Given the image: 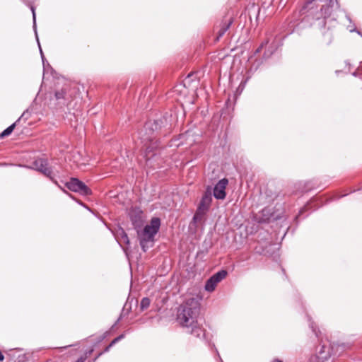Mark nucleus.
Here are the masks:
<instances>
[{
	"instance_id": "1",
	"label": "nucleus",
	"mask_w": 362,
	"mask_h": 362,
	"mask_svg": "<svg viewBox=\"0 0 362 362\" xmlns=\"http://www.w3.org/2000/svg\"><path fill=\"white\" fill-rule=\"evenodd\" d=\"M200 303L197 298H189L181 304L177 313V321L187 332L197 338L204 337V329L198 322Z\"/></svg>"
},
{
	"instance_id": "2",
	"label": "nucleus",
	"mask_w": 362,
	"mask_h": 362,
	"mask_svg": "<svg viewBox=\"0 0 362 362\" xmlns=\"http://www.w3.org/2000/svg\"><path fill=\"white\" fill-rule=\"evenodd\" d=\"M160 226V219L153 218L149 225H146L142 230L137 232L140 245L144 252L153 246L154 236L158 233Z\"/></svg>"
},
{
	"instance_id": "3",
	"label": "nucleus",
	"mask_w": 362,
	"mask_h": 362,
	"mask_svg": "<svg viewBox=\"0 0 362 362\" xmlns=\"http://www.w3.org/2000/svg\"><path fill=\"white\" fill-rule=\"evenodd\" d=\"M334 346L329 344H322L315 355L310 358V362H329Z\"/></svg>"
},
{
	"instance_id": "4",
	"label": "nucleus",
	"mask_w": 362,
	"mask_h": 362,
	"mask_svg": "<svg viewBox=\"0 0 362 362\" xmlns=\"http://www.w3.org/2000/svg\"><path fill=\"white\" fill-rule=\"evenodd\" d=\"M66 186L69 189L83 195H87L90 193V189L77 178H71L69 182H66Z\"/></svg>"
},
{
	"instance_id": "5",
	"label": "nucleus",
	"mask_w": 362,
	"mask_h": 362,
	"mask_svg": "<svg viewBox=\"0 0 362 362\" xmlns=\"http://www.w3.org/2000/svg\"><path fill=\"white\" fill-rule=\"evenodd\" d=\"M34 168L43 173L47 177L52 179V171L48 165V162L46 159L39 158L33 163Z\"/></svg>"
},
{
	"instance_id": "6",
	"label": "nucleus",
	"mask_w": 362,
	"mask_h": 362,
	"mask_svg": "<svg viewBox=\"0 0 362 362\" xmlns=\"http://www.w3.org/2000/svg\"><path fill=\"white\" fill-rule=\"evenodd\" d=\"M228 181L223 178L218 182L214 188V196L217 199H223L226 197V188Z\"/></svg>"
},
{
	"instance_id": "7",
	"label": "nucleus",
	"mask_w": 362,
	"mask_h": 362,
	"mask_svg": "<svg viewBox=\"0 0 362 362\" xmlns=\"http://www.w3.org/2000/svg\"><path fill=\"white\" fill-rule=\"evenodd\" d=\"M75 91L71 90L69 84H66L61 90H57L55 93L57 99H64L69 100L72 98V94Z\"/></svg>"
},
{
	"instance_id": "8",
	"label": "nucleus",
	"mask_w": 362,
	"mask_h": 362,
	"mask_svg": "<svg viewBox=\"0 0 362 362\" xmlns=\"http://www.w3.org/2000/svg\"><path fill=\"white\" fill-rule=\"evenodd\" d=\"M212 201L211 192H206L202 197L198 209L207 211Z\"/></svg>"
},
{
	"instance_id": "9",
	"label": "nucleus",
	"mask_w": 362,
	"mask_h": 362,
	"mask_svg": "<svg viewBox=\"0 0 362 362\" xmlns=\"http://www.w3.org/2000/svg\"><path fill=\"white\" fill-rule=\"evenodd\" d=\"M115 238L119 245H122V243H124L127 245L129 244V240L127 236V234L121 228L117 230V231L115 234Z\"/></svg>"
},
{
	"instance_id": "10",
	"label": "nucleus",
	"mask_w": 362,
	"mask_h": 362,
	"mask_svg": "<svg viewBox=\"0 0 362 362\" xmlns=\"http://www.w3.org/2000/svg\"><path fill=\"white\" fill-rule=\"evenodd\" d=\"M141 214L139 209H134L130 211L129 216L134 224L137 225L141 221Z\"/></svg>"
},
{
	"instance_id": "11",
	"label": "nucleus",
	"mask_w": 362,
	"mask_h": 362,
	"mask_svg": "<svg viewBox=\"0 0 362 362\" xmlns=\"http://www.w3.org/2000/svg\"><path fill=\"white\" fill-rule=\"evenodd\" d=\"M333 8L334 7H332V4H327L326 5L322 6L321 13L324 18H327L331 16Z\"/></svg>"
},
{
	"instance_id": "12",
	"label": "nucleus",
	"mask_w": 362,
	"mask_h": 362,
	"mask_svg": "<svg viewBox=\"0 0 362 362\" xmlns=\"http://www.w3.org/2000/svg\"><path fill=\"white\" fill-rule=\"evenodd\" d=\"M217 284L218 283L211 276L209 279L207 280L205 284V290L209 292H212L216 288Z\"/></svg>"
},
{
	"instance_id": "13",
	"label": "nucleus",
	"mask_w": 362,
	"mask_h": 362,
	"mask_svg": "<svg viewBox=\"0 0 362 362\" xmlns=\"http://www.w3.org/2000/svg\"><path fill=\"white\" fill-rule=\"evenodd\" d=\"M206 212V211L197 208V210L195 214L194 215L193 221L195 223L202 221L204 217Z\"/></svg>"
},
{
	"instance_id": "14",
	"label": "nucleus",
	"mask_w": 362,
	"mask_h": 362,
	"mask_svg": "<svg viewBox=\"0 0 362 362\" xmlns=\"http://www.w3.org/2000/svg\"><path fill=\"white\" fill-rule=\"evenodd\" d=\"M227 275V272L225 270H221L216 273L212 276V277L216 281L217 283L220 282L221 280L226 278Z\"/></svg>"
},
{
	"instance_id": "15",
	"label": "nucleus",
	"mask_w": 362,
	"mask_h": 362,
	"mask_svg": "<svg viewBox=\"0 0 362 362\" xmlns=\"http://www.w3.org/2000/svg\"><path fill=\"white\" fill-rule=\"evenodd\" d=\"M16 122H14L13 124L10 125L8 127H7L5 130H4L0 134V137L1 138H4V137L8 136V135H10L12 133V132L13 131V129H14V128L16 127Z\"/></svg>"
},
{
	"instance_id": "16",
	"label": "nucleus",
	"mask_w": 362,
	"mask_h": 362,
	"mask_svg": "<svg viewBox=\"0 0 362 362\" xmlns=\"http://www.w3.org/2000/svg\"><path fill=\"white\" fill-rule=\"evenodd\" d=\"M314 1L315 0H307L304 6L299 11L300 15L305 14L310 8V5H311Z\"/></svg>"
},
{
	"instance_id": "17",
	"label": "nucleus",
	"mask_w": 362,
	"mask_h": 362,
	"mask_svg": "<svg viewBox=\"0 0 362 362\" xmlns=\"http://www.w3.org/2000/svg\"><path fill=\"white\" fill-rule=\"evenodd\" d=\"M151 303V300L148 298H143L140 303V308L141 310L147 309Z\"/></svg>"
},
{
	"instance_id": "18",
	"label": "nucleus",
	"mask_w": 362,
	"mask_h": 362,
	"mask_svg": "<svg viewBox=\"0 0 362 362\" xmlns=\"http://www.w3.org/2000/svg\"><path fill=\"white\" fill-rule=\"evenodd\" d=\"M124 337V334H121L119 336H118L117 337H116L115 339H114L112 342L110 343V344L106 347V349H105V351H108L110 348L113 346L115 344H116L117 342H118L119 340H121L122 339H123Z\"/></svg>"
},
{
	"instance_id": "19",
	"label": "nucleus",
	"mask_w": 362,
	"mask_h": 362,
	"mask_svg": "<svg viewBox=\"0 0 362 362\" xmlns=\"http://www.w3.org/2000/svg\"><path fill=\"white\" fill-rule=\"evenodd\" d=\"M230 24H223V28H221L219 33H218V35L217 37V38L218 39L219 37H221V36H223L224 35V33L227 31V30L229 28V25Z\"/></svg>"
},
{
	"instance_id": "20",
	"label": "nucleus",
	"mask_w": 362,
	"mask_h": 362,
	"mask_svg": "<svg viewBox=\"0 0 362 362\" xmlns=\"http://www.w3.org/2000/svg\"><path fill=\"white\" fill-rule=\"evenodd\" d=\"M33 30H34L35 33V37H36V40L37 41L39 47H40L39 40H38V36H37V33L36 24H33ZM40 53H41V57H42V61H44V55H43V53H42V51L41 48H40Z\"/></svg>"
},
{
	"instance_id": "21",
	"label": "nucleus",
	"mask_w": 362,
	"mask_h": 362,
	"mask_svg": "<svg viewBox=\"0 0 362 362\" xmlns=\"http://www.w3.org/2000/svg\"><path fill=\"white\" fill-rule=\"evenodd\" d=\"M328 4H332V7H338V2L337 0H326Z\"/></svg>"
},
{
	"instance_id": "22",
	"label": "nucleus",
	"mask_w": 362,
	"mask_h": 362,
	"mask_svg": "<svg viewBox=\"0 0 362 362\" xmlns=\"http://www.w3.org/2000/svg\"><path fill=\"white\" fill-rule=\"evenodd\" d=\"M310 327L313 329V332L316 335V337H319L318 332L316 331L315 328L314 327V323L313 322H310Z\"/></svg>"
},
{
	"instance_id": "23",
	"label": "nucleus",
	"mask_w": 362,
	"mask_h": 362,
	"mask_svg": "<svg viewBox=\"0 0 362 362\" xmlns=\"http://www.w3.org/2000/svg\"><path fill=\"white\" fill-rule=\"evenodd\" d=\"M30 10L33 13V23H35V9L33 6L30 7Z\"/></svg>"
},
{
	"instance_id": "24",
	"label": "nucleus",
	"mask_w": 362,
	"mask_h": 362,
	"mask_svg": "<svg viewBox=\"0 0 362 362\" xmlns=\"http://www.w3.org/2000/svg\"><path fill=\"white\" fill-rule=\"evenodd\" d=\"M86 358V356H84V357L81 356V357L78 358L76 362H84Z\"/></svg>"
},
{
	"instance_id": "25",
	"label": "nucleus",
	"mask_w": 362,
	"mask_h": 362,
	"mask_svg": "<svg viewBox=\"0 0 362 362\" xmlns=\"http://www.w3.org/2000/svg\"><path fill=\"white\" fill-rule=\"evenodd\" d=\"M344 344H341V345H338L337 346V349H341V351H344Z\"/></svg>"
},
{
	"instance_id": "26",
	"label": "nucleus",
	"mask_w": 362,
	"mask_h": 362,
	"mask_svg": "<svg viewBox=\"0 0 362 362\" xmlns=\"http://www.w3.org/2000/svg\"><path fill=\"white\" fill-rule=\"evenodd\" d=\"M4 359V356L3 355V354L1 353V351H0V361H3Z\"/></svg>"
},
{
	"instance_id": "27",
	"label": "nucleus",
	"mask_w": 362,
	"mask_h": 362,
	"mask_svg": "<svg viewBox=\"0 0 362 362\" xmlns=\"http://www.w3.org/2000/svg\"><path fill=\"white\" fill-rule=\"evenodd\" d=\"M263 46H264V44L262 43L261 45V46L257 49V52H259L260 51V49L263 47Z\"/></svg>"
},
{
	"instance_id": "28",
	"label": "nucleus",
	"mask_w": 362,
	"mask_h": 362,
	"mask_svg": "<svg viewBox=\"0 0 362 362\" xmlns=\"http://www.w3.org/2000/svg\"><path fill=\"white\" fill-rule=\"evenodd\" d=\"M273 362H282L281 361L279 360V359H275L274 360Z\"/></svg>"
},
{
	"instance_id": "29",
	"label": "nucleus",
	"mask_w": 362,
	"mask_h": 362,
	"mask_svg": "<svg viewBox=\"0 0 362 362\" xmlns=\"http://www.w3.org/2000/svg\"><path fill=\"white\" fill-rule=\"evenodd\" d=\"M349 30H350V32H352V31H354V29L353 28H350Z\"/></svg>"
},
{
	"instance_id": "30",
	"label": "nucleus",
	"mask_w": 362,
	"mask_h": 362,
	"mask_svg": "<svg viewBox=\"0 0 362 362\" xmlns=\"http://www.w3.org/2000/svg\"><path fill=\"white\" fill-rule=\"evenodd\" d=\"M1 165V164L0 163V165Z\"/></svg>"
}]
</instances>
